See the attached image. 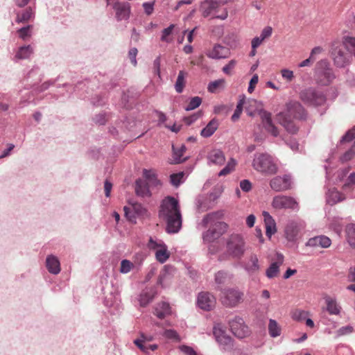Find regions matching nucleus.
Here are the masks:
<instances>
[{
	"instance_id": "nucleus-1",
	"label": "nucleus",
	"mask_w": 355,
	"mask_h": 355,
	"mask_svg": "<svg viewBox=\"0 0 355 355\" xmlns=\"http://www.w3.org/2000/svg\"><path fill=\"white\" fill-rule=\"evenodd\" d=\"M159 216L166 223V232L177 233L182 226V215L178 200L171 196H167L162 200Z\"/></svg>"
},
{
	"instance_id": "nucleus-2",
	"label": "nucleus",
	"mask_w": 355,
	"mask_h": 355,
	"mask_svg": "<svg viewBox=\"0 0 355 355\" xmlns=\"http://www.w3.org/2000/svg\"><path fill=\"white\" fill-rule=\"evenodd\" d=\"M287 112H279L277 115V120L282 125L288 133H295L298 128L291 116L300 120H306L307 112L303 105L298 101H290L286 104Z\"/></svg>"
},
{
	"instance_id": "nucleus-3",
	"label": "nucleus",
	"mask_w": 355,
	"mask_h": 355,
	"mask_svg": "<svg viewBox=\"0 0 355 355\" xmlns=\"http://www.w3.org/2000/svg\"><path fill=\"white\" fill-rule=\"evenodd\" d=\"M224 216L223 211H218L207 214L202 220V223L205 226L211 225L207 232L206 236H210L211 239L218 238L224 234L227 230V225L218 220L223 218Z\"/></svg>"
},
{
	"instance_id": "nucleus-4",
	"label": "nucleus",
	"mask_w": 355,
	"mask_h": 355,
	"mask_svg": "<svg viewBox=\"0 0 355 355\" xmlns=\"http://www.w3.org/2000/svg\"><path fill=\"white\" fill-rule=\"evenodd\" d=\"M336 78V75L327 60L317 62L314 69V80L320 86H328Z\"/></svg>"
},
{
	"instance_id": "nucleus-5",
	"label": "nucleus",
	"mask_w": 355,
	"mask_h": 355,
	"mask_svg": "<svg viewBox=\"0 0 355 355\" xmlns=\"http://www.w3.org/2000/svg\"><path fill=\"white\" fill-rule=\"evenodd\" d=\"M299 96L305 105L315 107L324 105L327 101L325 94L314 87L303 89L300 91Z\"/></svg>"
},
{
	"instance_id": "nucleus-6",
	"label": "nucleus",
	"mask_w": 355,
	"mask_h": 355,
	"mask_svg": "<svg viewBox=\"0 0 355 355\" xmlns=\"http://www.w3.org/2000/svg\"><path fill=\"white\" fill-rule=\"evenodd\" d=\"M253 168L265 175H273L277 172V166L273 158L267 153H257L252 161Z\"/></svg>"
},
{
	"instance_id": "nucleus-7",
	"label": "nucleus",
	"mask_w": 355,
	"mask_h": 355,
	"mask_svg": "<svg viewBox=\"0 0 355 355\" xmlns=\"http://www.w3.org/2000/svg\"><path fill=\"white\" fill-rule=\"evenodd\" d=\"M245 110L249 116H254L258 112L262 119V122L268 131L275 133V127L272 124L271 114L261 108L260 102L255 99H249L247 103Z\"/></svg>"
},
{
	"instance_id": "nucleus-8",
	"label": "nucleus",
	"mask_w": 355,
	"mask_h": 355,
	"mask_svg": "<svg viewBox=\"0 0 355 355\" xmlns=\"http://www.w3.org/2000/svg\"><path fill=\"white\" fill-rule=\"evenodd\" d=\"M246 250L245 241L241 234H232L227 241V252L234 258L241 259Z\"/></svg>"
},
{
	"instance_id": "nucleus-9",
	"label": "nucleus",
	"mask_w": 355,
	"mask_h": 355,
	"mask_svg": "<svg viewBox=\"0 0 355 355\" xmlns=\"http://www.w3.org/2000/svg\"><path fill=\"white\" fill-rule=\"evenodd\" d=\"M271 205L272 208L277 210L280 209H297V202L291 196L284 195H278L273 198Z\"/></svg>"
},
{
	"instance_id": "nucleus-10",
	"label": "nucleus",
	"mask_w": 355,
	"mask_h": 355,
	"mask_svg": "<svg viewBox=\"0 0 355 355\" xmlns=\"http://www.w3.org/2000/svg\"><path fill=\"white\" fill-rule=\"evenodd\" d=\"M243 294L235 289H227L222 291L220 295L221 302L226 306H236L243 299Z\"/></svg>"
},
{
	"instance_id": "nucleus-11",
	"label": "nucleus",
	"mask_w": 355,
	"mask_h": 355,
	"mask_svg": "<svg viewBox=\"0 0 355 355\" xmlns=\"http://www.w3.org/2000/svg\"><path fill=\"white\" fill-rule=\"evenodd\" d=\"M148 247L149 249L155 251L156 259L162 263L166 262L170 257V252L168 251L167 246L161 241L157 242L150 238Z\"/></svg>"
},
{
	"instance_id": "nucleus-12",
	"label": "nucleus",
	"mask_w": 355,
	"mask_h": 355,
	"mask_svg": "<svg viewBox=\"0 0 355 355\" xmlns=\"http://www.w3.org/2000/svg\"><path fill=\"white\" fill-rule=\"evenodd\" d=\"M230 330L232 334L239 338H243L250 334L249 329L244 323L243 320L239 317H235L230 321Z\"/></svg>"
},
{
	"instance_id": "nucleus-13",
	"label": "nucleus",
	"mask_w": 355,
	"mask_h": 355,
	"mask_svg": "<svg viewBox=\"0 0 355 355\" xmlns=\"http://www.w3.org/2000/svg\"><path fill=\"white\" fill-rule=\"evenodd\" d=\"M216 304L215 297L209 292H201L199 293L197 300L198 307L204 311L212 310Z\"/></svg>"
},
{
	"instance_id": "nucleus-14",
	"label": "nucleus",
	"mask_w": 355,
	"mask_h": 355,
	"mask_svg": "<svg viewBox=\"0 0 355 355\" xmlns=\"http://www.w3.org/2000/svg\"><path fill=\"white\" fill-rule=\"evenodd\" d=\"M270 186L275 191H284L291 189V178L288 175L276 176L270 182Z\"/></svg>"
},
{
	"instance_id": "nucleus-15",
	"label": "nucleus",
	"mask_w": 355,
	"mask_h": 355,
	"mask_svg": "<svg viewBox=\"0 0 355 355\" xmlns=\"http://www.w3.org/2000/svg\"><path fill=\"white\" fill-rule=\"evenodd\" d=\"M334 64L340 68L345 67L349 63L350 55L346 53L341 47L336 46L331 52Z\"/></svg>"
},
{
	"instance_id": "nucleus-16",
	"label": "nucleus",
	"mask_w": 355,
	"mask_h": 355,
	"mask_svg": "<svg viewBox=\"0 0 355 355\" xmlns=\"http://www.w3.org/2000/svg\"><path fill=\"white\" fill-rule=\"evenodd\" d=\"M227 2L226 0H205L201 5L202 16L207 17L212 12H216L219 7L225 5Z\"/></svg>"
},
{
	"instance_id": "nucleus-17",
	"label": "nucleus",
	"mask_w": 355,
	"mask_h": 355,
	"mask_svg": "<svg viewBox=\"0 0 355 355\" xmlns=\"http://www.w3.org/2000/svg\"><path fill=\"white\" fill-rule=\"evenodd\" d=\"M113 8L116 12V17L118 21L126 20L130 13V5L127 2H116Z\"/></svg>"
},
{
	"instance_id": "nucleus-18",
	"label": "nucleus",
	"mask_w": 355,
	"mask_h": 355,
	"mask_svg": "<svg viewBox=\"0 0 355 355\" xmlns=\"http://www.w3.org/2000/svg\"><path fill=\"white\" fill-rule=\"evenodd\" d=\"M331 244V239L324 235H320L310 238L306 243V246L311 248L320 247L322 248H327Z\"/></svg>"
},
{
	"instance_id": "nucleus-19",
	"label": "nucleus",
	"mask_w": 355,
	"mask_h": 355,
	"mask_svg": "<svg viewBox=\"0 0 355 355\" xmlns=\"http://www.w3.org/2000/svg\"><path fill=\"white\" fill-rule=\"evenodd\" d=\"M230 55V49L220 44H216L211 51L207 53V55L212 59L227 58Z\"/></svg>"
},
{
	"instance_id": "nucleus-20",
	"label": "nucleus",
	"mask_w": 355,
	"mask_h": 355,
	"mask_svg": "<svg viewBox=\"0 0 355 355\" xmlns=\"http://www.w3.org/2000/svg\"><path fill=\"white\" fill-rule=\"evenodd\" d=\"M131 209L139 216L144 217L145 216H147L146 209L141 204L136 202L132 205L131 208L127 207H124L123 208L125 216L130 221H132L133 219L135 218L133 215H132Z\"/></svg>"
},
{
	"instance_id": "nucleus-21",
	"label": "nucleus",
	"mask_w": 355,
	"mask_h": 355,
	"mask_svg": "<svg viewBox=\"0 0 355 355\" xmlns=\"http://www.w3.org/2000/svg\"><path fill=\"white\" fill-rule=\"evenodd\" d=\"M283 262L284 256L282 254L277 253L275 261L272 263L266 270V276L270 279L277 277L279 273V267L283 264Z\"/></svg>"
},
{
	"instance_id": "nucleus-22",
	"label": "nucleus",
	"mask_w": 355,
	"mask_h": 355,
	"mask_svg": "<svg viewBox=\"0 0 355 355\" xmlns=\"http://www.w3.org/2000/svg\"><path fill=\"white\" fill-rule=\"evenodd\" d=\"M324 299L326 304V310L329 315H338L340 313L342 307L336 298L327 295Z\"/></svg>"
},
{
	"instance_id": "nucleus-23",
	"label": "nucleus",
	"mask_w": 355,
	"mask_h": 355,
	"mask_svg": "<svg viewBox=\"0 0 355 355\" xmlns=\"http://www.w3.org/2000/svg\"><path fill=\"white\" fill-rule=\"evenodd\" d=\"M302 225L300 223L292 221L289 223L285 229V234L286 239L289 241H294L296 240L297 236L301 230Z\"/></svg>"
},
{
	"instance_id": "nucleus-24",
	"label": "nucleus",
	"mask_w": 355,
	"mask_h": 355,
	"mask_svg": "<svg viewBox=\"0 0 355 355\" xmlns=\"http://www.w3.org/2000/svg\"><path fill=\"white\" fill-rule=\"evenodd\" d=\"M207 159L209 163L221 166L225 162V157L223 153L218 149H214L209 152Z\"/></svg>"
},
{
	"instance_id": "nucleus-25",
	"label": "nucleus",
	"mask_w": 355,
	"mask_h": 355,
	"mask_svg": "<svg viewBox=\"0 0 355 355\" xmlns=\"http://www.w3.org/2000/svg\"><path fill=\"white\" fill-rule=\"evenodd\" d=\"M264 223L266 226V234L269 238L277 232L276 223L273 218L267 211L263 212Z\"/></svg>"
},
{
	"instance_id": "nucleus-26",
	"label": "nucleus",
	"mask_w": 355,
	"mask_h": 355,
	"mask_svg": "<svg viewBox=\"0 0 355 355\" xmlns=\"http://www.w3.org/2000/svg\"><path fill=\"white\" fill-rule=\"evenodd\" d=\"M156 116L158 119V125L164 126L167 128L168 130L173 132H178L180 131V125L173 123L172 124H166L165 123L166 121V116L160 111H155Z\"/></svg>"
},
{
	"instance_id": "nucleus-27",
	"label": "nucleus",
	"mask_w": 355,
	"mask_h": 355,
	"mask_svg": "<svg viewBox=\"0 0 355 355\" xmlns=\"http://www.w3.org/2000/svg\"><path fill=\"white\" fill-rule=\"evenodd\" d=\"M35 17V10L31 7H28L25 10L21 12H19L17 13V17L15 21L18 24L20 23H26L30 20L34 19Z\"/></svg>"
},
{
	"instance_id": "nucleus-28",
	"label": "nucleus",
	"mask_w": 355,
	"mask_h": 355,
	"mask_svg": "<svg viewBox=\"0 0 355 355\" xmlns=\"http://www.w3.org/2000/svg\"><path fill=\"white\" fill-rule=\"evenodd\" d=\"M214 335L217 342L223 346L232 345V338L226 334V333L219 328H214Z\"/></svg>"
},
{
	"instance_id": "nucleus-29",
	"label": "nucleus",
	"mask_w": 355,
	"mask_h": 355,
	"mask_svg": "<svg viewBox=\"0 0 355 355\" xmlns=\"http://www.w3.org/2000/svg\"><path fill=\"white\" fill-rule=\"evenodd\" d=\"M46 266L49 272L57 275L60 272V264L58 259L53 256L49 255L46 260Z\"/></svg>"
},
{
	"instance_id": "nucleus-30",
	"label": "nucleus",
	"mask_w": 355,
	"mask_h": 355,
	"mask_svg": "<svg viewBox=\"0 0 355 355\" xmlns=\"http://www.w3.org/2000/svg\"><path fill=\"white\" fill-rule=\"evenodd\" d=\"M154 314L159 319H163L166 315H170L171 307L169 304L164 302L157 304L155 307Z\"/></svg>"
},
{
	"instance_id": "nucleus-31",
	"label": "nucleus",
	"mask_w": 355,
	"mask_h": 355,
	"mask_svg": "<svg viewBox=\"0 0 355 355\" xmlns=\"http://www.w3.org/2000/svg\"><path fill=\"white\" fill-rule=\"evenodd\" d=\"M143 175L148 181L147 184L157 187L161 185L160 181L157 178L156 171L153 169H144Z\"/></svg>"
},
{
	"instance_id": "nucleus-32",
	"label": "nucleus",
	"mask_w": 355,
	"mask_h": 355,
	"mask_svg": "<svg viewBox=\"0 0 355 355\" xmlns=\"http://www.w3.org/2000/svg\"><path fill=\"white\" fill-rule=\"evenodd\" d=\"M346 239L349 245L355 249V223H350L345 228Z\"/></svg>"
},
{
	"instance_id": "nucleus-33",
	"label": "nucleus",
	"mask_w": 355,
	"mask_h": 355,
	"mask_svg": "<svg viewBox=\"0 0 355 355\" xmlns=\"http://www.w3.org/2000/svg\"><path fill=\"white\" fill-rule=\"evenodd\" d=\"M135 191L138 196L144 197L150 196V191L148 184L141 180L136 181Z\"/></svg>"
},
{
	"instance_id": "nucleus-34",
	"label": "nucleus",
	"mask_w": 355,
	"mask_h": 355,
	"mask_svg": "<svg viewBox=\"0 0 355 355\" xmlns=\"http://www.w3.org/2000/svg\"><path fill=\"white\" fill-rule=\"evenodd\" d=\"M186 150L187 148L184 145H182L180 148H178L175 145H173L174 163L180 164L187 159V157H183Z\"/></svg>"
},
{
	"instance_id": "nucleus-35",
	"label": "nucleus",
	"mask_w": 355,
	"mask_h": 355,
	"mask_svg": "<svg viewBox=\"0 0 355 355\" xmlns=\"http://www.w3.org/2000/svg\"><path fill=\"white\" fill-rule=\"evenodd\" d=\"M153 340V336L145 335L141 334L140 338L136 339L134 343L144 352H147L146 343H149Z\"/></svg>"
},
{
	"instance_id": "nucleus-36",
	"label": "nucleus",
	"mask_w": 355,
	"mask_h": 355,
	"mask_svg": "<svg viewBox=\"0 0 355 355\" xmlns=\"http://www.w3.org/2000/svg\"><path fill=\"white\" fill-rule=\"evenodd\" d=\"M155 295V291L153 289L144 291L140 295V304L141 306H147L153 301Z\"/></svg>"
},
{
	"instance_id": "nucleus-37",
	"label": "nucleus",
	"mask_w": 355,
	"mask_h": 355,
	"mask_svg": "<svg viewBox=\"0 0 355 355\" xmlns=\"http://www.w3.org/2000/svg\"><path fill=\"white\" fill-rule=\"evenodd\" d=\"M33 53V49L31 45L21 46L15 55L18 59H27Z\"/></svg>"
},
{
	"instance_id": "nucleus-38",
	"label": "nucleus",
	"mask_w": 355,
	"mask_h": 355,
	"mask_svg": "<svg viewBox=\"0 0 355 355\" xmlns=\"http://www.w3.org/2000/svg\"><path fill=\"white\" fill-rule=\"evenodd\" d=\"M245 268L250 272H255L259 270V260L256 254L250 255Z\"/></svg>"
},
{
	"instance_id": "nucleus-39",
	"label": "nucleus",
	"mask_w": 355,
	"mask_h": 355,
	"mask_svg": "<svg viewBox=\"0 0 355 355\" xmlns=\"http://www.w3.org/2000/svg\"><path fill=\"white\" fill-rule=\"evenodd\" d=\"M187 73L184 71H180L178 73V76L175 84V91L180 94L183 92L184 87L185 86V77Z\"/></svg>"
},
{
	"instance_id": "nucleus-40",
	"label": "nucleus",
	"mask_w": 355,
	"mask_h": 355,
	"mask_svg": "<svg viewBox=\"0 0 355 355\" xmlns=\"http://www.w3.org/2000/svg\"><path fill=\"white\" fill-rule=\"evenodd\" d=\"M268 331L270 336L272 338L280 336L281 327L275 320L270 319L269 320Z\"/></svg>"
},
{
	"instance_id": "nucleus-41",
	"label": "nucleus",
	"mask_w": 355,
	"mask_h": 355,
	"mask_svg": "<svg viewBox=\"0 0 355 355\" xmlns=\"http://www.w3.org/2000/svg\"><path fill=\"white\" fill-rule=\"evenodd\" d=\"M321 52L322 48L320 46L313 48L311 52L309 58L300 62L298 65L299 67H304L311 65L315 60V58H313L314 55L319 54Z\"/></svg>"
},
{
	"instance_id": "nucleus-42",
	"label": "nucleus",
	"mask_w": 355,
	"mask_h": 355,
	"mask_svg": "<svg viewBox=\"0 0 355 355\" xmlns=\"http://www.w3.org/2000/svg\"><path fill=\"white\" fill-rule=\"evenodd\" d=\"M218 127V121L216 119H211L200 132L202 134L214 133Z\"/></svg>"
},
{
	"instance_id": "nucleus-43",
	"label": "nucleus",
	"mask_w": 355,
	"mask_h": 355,
	"mask_svg": "<svg viewBox=\"0 0 355 355\" xmlns=\"http://www.w3.org/2000/svg\"><path fill=\"white\" fill-rule=\"evenodd\" d=\"M236 165V162L234 159L231 158L225 167L223 168L218 173V176H225L232 172Z\"/></svg>"
},
{
	"instance_id": "nucleus-44",
	"label": "nucleus",
	"mask_w": 355,
	"mask_h": 355,
	"mask_svg": "<svg viewBox=\"0 0 355 355\" xmlns=\"http://www.w3.org/2000/svg\"><path fill=\"white\" fill-rule=\"evenodd\" d=\"M343 44L345 48L347 49L350 53L354 54L355 56V37H345L344 38Z\"/></svg>"
},
{
	"instance_id": "nucleus-45",
	"label": "nucleus",
	"mask_w": 355,
	"mask_h": 355,
	"mask_svg": "<svg viewBox=\"0 0 355 355\" xmlns=\"http://www.w3.org/2000/svg\"><path fill=\"white\" fill-rule=\"evenodd\" d=\"M202 103V98L199 96H195L190 99L188 105L185 107L187 111L193 110L198 107Z\"/></svg>"
},
{
	"instance_id": "nucleus-46",
	"label": "nucleus",
	"mask_w": 355,
	"mask_h": 355,
	"mask_svg": "<svg viewBox=\"0 0 355 355\" xmlns=\"http://www.w3.org/2000/svg\"><path fill=\"white\" fill-rule=\"evenodd\" d=\"M184 175V173L183 172L171 174L170 175L171 183L175 187H178L182 182Z\"/></svg>"
},
{
	"instance_id": "nucleus-47",
	"label": "nucleus",
	"mask_w": 355,
	"mask_h": 355,
	"mask_svg": "<svg viewBox=\"0 0 355 355\" xmlns=\"http://www.w3.org/2000/svg\"><path fill=\"white\" fill-rule=\"evenodd\" d=\"M174 27V24H171L168 27L164 28L162 31L161 40L162 42H165L167 43L171 42V40L169 38V36L172 34Z\"/></svg>"
},
{
	"instance_id": "nucleus-48",
	"label": "nucleus",
	"mask_w": 355,
	"mask_h": 355,
	"mask_svg": "<svg viewBox=\"0 0 355 355\" xmlns=\"http://www.w3.org/2000/svg\"><path fill=\"white\" fill-rule=\"evenodd\" d=\"M33 28L32 25H28L22 27L17 31L19 36L22 40H25L28 37L31 35V29Z\"/></svg>"
},
{
	"instance_id": "nucleus-49",
	"label": "nucleus",
	"mask_w": 355,
	"mask_h": 355,
	"mask_svg": "<svg viewBox=\"0 0 355 355\" xmlns=\"http://www.w3.org/2000/svg\"><path fill=\"white\" fill-rule=\"evenodd\" d=\"M134 267V264L129 260L124 259L121 262L120 272L121 273L129 272Z\"/></svg>"
},
{
	"instance_id": "nucleus-50",
	"label": "nucleus",
	"mask_w": 355,
	"mask_h": 355,
	"mask_svg": "<svg viewBox=\"0 0 355 355\" xmlns=\"http://www.w3.org/2000/svg\"><path fill=\"white\" fill-rule=\"evenodd\" d=\"M225 83L223 79L216 80L215 81L211 82L208 85V91L211 93H214L216 92L217 89L222 87Z\"/></svg>"
},
{
	"instance_id": "nucleus-51",
	"label": "nucleus",
	"mask_w": 355,
	"mask_h": 355,
	"mask_svg": "<svg viewBox=\"0 0 355 355\" xmlns=\"http://www.w3.org/2000/svg\"><path fill=\"white\" fill-rule=\"evenodd\" d=\"M329 197L332 201V203H336L343 201L345 199L344 195L336 190L331 191Z\"/></svg>"
},
{
	"instance_id": "nucleus-52",
	"label": "nucleus",
	"mask_w": 355,
	"mask_h": 355,
	"mask_svg": "<svg viewBox=\"0 0 355 355\" xmlns=\"http://www.w3.org/2000/svg\"><path fill=\"white\" fill-rule=\"evenodd\" d=\"M353 331H354V327L351 325H347V326L342 327L340 329H338L336 331V334L337 336L340 337V336L349 335V334H352Z\"/></svg>"
},
{
	"instance_id": "nucleus-53",
	"label": "nucleus",
	"mask_w": 355,
	"mask_h": 355,
	"mask_svg": "<svg viewBox=\"0 0 355 355\" xmlns=\"http://www.w3.org/2000/svg\"><path fill=\"white\" fill-rule=\"evenodd\" d=\"M164 336L168 339H173L177 341H180V338L176 331L173 329H168L164 331Z\"/></svg>"
},
{
	"instance_id": "nucleus-54",
	"label": "nucleus",
	"mask_w": 355,
	"mask_h": 355,
	"mask_svg": "<svg viewBox=\"0 0 355 355\" xmlns=\"http://www.w3.org/2000/svg\"><path fill=\"white\" fill-rule=\"evenodd\" d=\"M169 273L166 270V266L164 267V269L160 272L159 275L157 279V284L164 286V282L165 279L169 278Z\"/></svg>"
},
{
	"instance_id": "nucleus-55",
	"label": "nucleus",
	"mask_w": 355,
	"mask_h": 355,
	"mask_svg": "<svg viewBox=\"0 0 355 355\" xmlns=\"http://www.w3.org/2000/svg\"><path fill=\"white\" fill-rule=\"evenodd\" d=\"M308 313L304 311L296 310L293 315V318L297 321H302L306 319Z\"/></svg>"
},
{
	"instance_id": "nucleus-56",
	"label": "nucleus",
	"mask_w": 355,
	"mask_h": 355,
	"mask_svg": "<svg viewBox=\"0 0 355 355\" xmlns=\"http://www.w3.org/2000/svg\"><path fill=\"white\" fill-rule=\"evenodd\" d=\"M282 77L287 81L291 82L294 78L293 72L291 70L284 69L281 71Z\"/></svg>"
},
{
	"instance_id": "nucleus-57",
	"label": "nucleus",
	"mask_w": 355,
	"mask_h": 355,
	"mask_svg": "<svg viewBox=\"0 0 355 355\" xmlns=\"http://www.w3.org/2000/svg\"><path fill=\"white\" fill-rule=\"evenodd\" d=\"M354 155L355 151L351 148L343 154V155L340 157V159L343 162H347L351 160Z\"/></svg>"
},
{
	"instance_id": "nucleus-58",
	"label": "nucleus",
	"mask_w": 355,
	"mask_h": 355,
	"mask_svg": "<svg viewBox=\"0 0 355 355\" xmlns=\"http://www.w3.org/2000/svg\"><path fill=\"white\" fill-rule=\"evenodd\" d=\"M154 3L155 2H145L143 3V8L144 9V12L147 15H150L153 13L154 10Z\"/></svg>"
},
{
	"instance_id": "nucleus-59",
	"label": "nucleus",
	"mask_w": 355,
	"mask_h": 355,
	"mask_svg": "<svg viewBox=\"0 0 355 355\" xmlns=\"http://www.w3.org/2000/svg\"><path fill=\"white\" fill-rule=\"evenodd\" d=\"M179 349L186 355H198L195 350L189 346L182 345L179 347Z\"/></svg>"
},
{
	"instance_id": "nucleus-60",
	"label": "nucleus",
	"mask_w": 355,
	"mask_h": 355,
	"mask_svg": "<svg viewBox=\"0 0 355 355\" xmlns=\"http://www.w3.org/2000/svg\"><path fill=\"white\" fill-rule=\"evenodd\" d=\"M227 273L223 271L218 272L215 275V280L217 284H223L227 278Z\"/></svg>"
},
{
	"instance_id": "nucleus-61",
	"label": "nucleus",
	"mask_w": 355,
	"mask_h": 355,
	"mask_svg": "<svg viewBox=\"0 0 355 355\" xmlns=\"http://www.w3.org/2000/svg\"><path fill=\"white\" fill-rule=\"evenodd\" d=\"M236 60H230L227 64H226L225 66L223 67V71L225 74H228V75L230 74L231 70L234 68V67L236 66Z\"/></svg>"
},
{
	"instance_id": "nucleus-62",
	"label": "nucleus",
	"mask_w": 355,
	"mask_h": 355,
	"mask_svg": "<svg viewBox=\"0 0 355 355\" xmlns=\"http://www.w3.org/2000/svg\"><path fill=\"white\" fill-rule=\"evenodd\" d=\"M258 80H259V77L257 74L254 75L252 77V78L250 81V83H249L248 88V92L252 93L254 90V87L257 84Z\"/></svg>"
},
{
	"instance_id": "nucleus-63",
	"label": "nucleus",
	"mask_w": 355,
	"mask_h": 355,
	"mask_svg": "<svg viewBox=\"0 0 355 355\" xmlns=\"http://www.w3.org/2000/svg\"><path fill=\"white\" fill-rule=\"evenodd\" d=\"M272 29L270 26H266L264 28L260 35V37L264 40L265 39L269 37L272 35Z\"/></svg>"
},
{
	"instance_id": "nucleus-64",
	"label": "nucleus",
	"mask_w": 355,
	"mask_h": 355,
	"mask_svg": "<svg viewBox=\"0 0 355 355\" xmlns=\"http://www.w3.org/2000/svg\"><path fill=\"white\" fill-rule=\"evenodd\" d=\"M241 189L245 192H248L252 189V184L248 180H243L240 182Z\"/></svg>"
}]
</instances>
